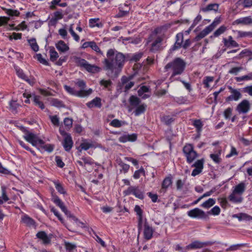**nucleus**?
<instances>
[{
  "label": "nucleus",
  "mask_w": 252,
  "mask_h": 252,
  "mask_svg": "<svg viewBox=\"0 0 252 252\" xmlns=\"http://www.w3.org/2000/svg\"><path fill=\"white\" fill-rule=\"evenodd\" d=\"M126 61V57L123 53L115 49H109L106 53V58L102 62L103 68L109 77H117L121 71Z\"/></svg>",
  "instance_id": "obj_1"
},
{
  "label": "nucleus",
  "mask_w": 252,
  "mask_h": 252,
  "mask_svg": "<svg viewBox=\"0 0 252 252\" xmlns=\"http://www.w3.org/2000/svg\"><path fill=\"white\" fill-rule=\"evenodd\" d=\"M25 134L23 136L24 138L28 142L32 144L33 146L37 147V149L42 152V151L51 152L53 150V146L50 144L44 145L45 142L43 140L39 138L37 135L25 130Z\"/></svg>",
  "instance_id": "obj_2"
},
{
  "label": "nucleus",
  "mask_w": 252,
  "mask_h": 252,
  "mask_svg": "<svg viewBox=\"0 0 252 252\" xmlns=\"http://www.w3.org/2000/svg\"><path fill=\"white\" fill-rule=\"evenodd\" d=\"M186 63L181 58H177L173 61L168 63L164 67L165 71L171 69L172 73L170 79L176 75H181L184 71Z\"/></svg>",
  "instance_id": "obj_3"
},
{
  "label": "nucleus",
  "mask_w": 252,
  "mask_h": 252,
  "mask_svg": "<svg viewBox=\"0 0 252 252\" xmlns=\"http://www.w3.org/2000/svg\"><path fill=\"white\" fill-rule=\"evenodd\" d=\"M64 88L65 90L69 94L80 97H87L93 93V90L92 89H89L87 90V91L84 92L83 91H76L74 89V88L67 85H64Z\"/></svg>",
  "instance_id": "obj_4"
},
{
  "label": "nucleus",
  "mask_w": 252,
  "mask_h": 252,
  "mask_svg": "<svg viewBox=\"0 0 252 252\" xmlns=\"http://www.w3.org/2000/svg\"><path fill=\"white\" fill-rule=\"evenodd\" d=\"M251 109V103L247 99L241 101L237 106L236 110L239 114H246Z\"/></svg>",
  "instance_id": "obj_5"
},
{
  "label": "nucleus",
  "mask_w": 252,
  "mask_h": 252,
  "mask_svg": "<svg viewBox=\"0 0 252 252\" xmlns=\"http://www.w3.org/2000/svg\"><path fill=\"white\" fill-rule=\"evenodd\" d=\"M60 132L61 134L64 136L63 142V147L66 151L68 152L72 148L73 144L71 136L69 134L63 131H61Z\"/></svg>",
  "instance_id": "obj_6"
},
{
  "label": "nucleus",
  "mask_w": 252,
  "mask_h": 252,
  "mask_svg": "<svg viewBox=\"0 0 252 252\" xmlns=\"http://www.w3.org/2000/svg\"><path fill=\"white\" fill-rule=\"evenodd\" d=\"M188 215L191 218L206 219L208 218V215L203 210L196 208L188 212Z\"/></svg>",
  "instance_id": "obj_7"
},
{
  "label": "nucleus",
  "mask_w": 252,
  "mask_h": 252,
  "mask_svg": "<svg viewBox=\"0 0 252 252\" xmlns=\"http://www.w3.org/2000/svg\"><path fill=\"white\" fill-rule=\"evenodd\" d=\"M124 193L126 195H128L131 194H133L135 197L139 199H142L144 198L143 192L139 189L138 187L130 186L124 191Z\"/></svg>",
  "instance_id": "obj_8"
},
{
  "label": "nucleus",
  "mask_w": 252,
  "mask_h": 252,
  "mask_svg": "<svg viewBox=\"0 0 252 252\" xmlns=\"http://www.w3.org/2000/svg\"><path fill=\"white\" fill-rule=\"evenodd\" d=\"M228 88L230 91L231 94L226 98V101H238L242 98V95L239 90L233 89L230 86Z\"/></svg>",
  "instance_id": "obj_9"
},
{
  "label": "nucleus",
  "mask_w": 252,
  "mask_h": 252,
  "mask_svg": "<svg viewBox=\"0 0 252 252\" xmlns=\"http://www.w3.org/2000/svg\"><path fill=\"white\" fill-rule=\"evenodd\" d=\"M154 230L153 228L150 226L146 221L144 222V236L146 240H150L153 237Z\"/></svg>",
  "instance_id": "obj_10"
},
{
  "label": "nucleus",
  "mask_w": 252,
  "mask_h": 252,
  "mask_svg": "<svg viewBox=\"0 0 252 252\" xmlns=\"http://www.w3.org/2000/svg\"><path fill=\"white\" fill-rule=\"evenodd\" d=\"M163 40V38L160 36H158L155 40L152 43L151 48V51L153 52L157 51L160 50L161 43Z\"/></svg>",
  "instance_id": "obj_11"
},
{
  "label": "nucleus",
  "mask_w": 252,
  "mask_h": 252,
  "mask_svg": "<svg viewBox=\"0 0 252 252\" xmlns=\"http://www.w3.org/2000/svg\"><path fill=\"white\" fill-rule=\"evenodd\" d=\"M88 47L91 48L93 50L97 53L102 54V52L99 49V47L97 45L96 43L94 41H88L84 42L82 46V48H86Z\"/></svg>",
  "instance_id": "obj_12"
},
{
  "label": "nucleus",
  "mask_w": 252,
  "mask_h": 252,
  "mask_svg": "<svg viewBox=\"0 0 252 252\" xmlns=\"http://www.w3.org/2000/svg\"><path fill=\"white\" fill-rule=\"evenodd\" d=\"M86 105L89 108L94 107L100 108L102 106L101 99L100 97H96L91 101L87 103Z\"/></svg>",
  "instance_id": "obj_13"
},
{
  "label": "nucleus",
  "mask_w": 252,
  "mask_h": 252,
  "mask_svg": "<svg viewBox=\"0 0 252 252\" xmlns=\"http://www.w3.org/2000/svg\"><path fill=\"white\" fill-rule=\"evenodd\" d=\"M246 185L244 182H241L234 187L232 192L242 195L246 190Z\"/></svg>",
  "instance_id": "obj_14"
},
{
  "label": "nucleus",
  "mask_w": 252,
  "mask_h": 252,
  "mask_svg": "<svg viewBox=\"0 0 252 252\" xmlns=\"http://www.w3.org/2000/svg\"><path fill=\"white\" fill-rule=\"evenodd\" d=\"M223 42L224 46L227 47H238L239 46L238 43L233 39L231 36H229L228 39L223 38Z\"/></svg>",
  "instance_id": "obj_15"
},
{
  "label": "nucleus",
  "mask_w": 252,
  "mask_h": 252,
  "mask_svg": "<svg viewBox=\"0 0 252 252\" xmlns=\"http://www.w3.org/2000/svg\"><path fill=\"white\" fill-rule=\"evenodd\" d=\"M36 236L38 238L41 240L44 244H49L51 242V237L48 236L44 231L38 232Z\"/></svg>",
  "instance_id": "obj_16"
},
{
  "label": "nucleus",
  "mask_w": 252,
  "mask_h": 252,
  "mask_svg": "<svg viewBox=\"0 0 252 252\" xmlns=\"http://www.w3.org/2000/svg\"><path fill=\"white\" fill-rule=\"evenodd\" d=\"M212 31V29L210 26L206 27L202 31L199 32L195 37V41H199L201 39L204 38L210 32Z\"/></svg>",
  "instance_id": "obj_17"
},
{
  "label": "nucleus",
  "mask_w": 252,
  "mask_h": 252,
  "mask_svg": "<svg viewBox=\"0 0 252 252\" xmlns=\"http://www.w3.org/2000/svg\"><path fill=\"white\" fill-rule=\"evenodd\" d=\"M183 39L184 36L182 33H179L176 35V41L172 48L173 50H176L182 46Z\"/></svg>",
  "instance_id": "obj_18"
},
{
  "label": "nucleus",
  "mask_w": 252,
  "mask_h": 252,
  "mask_svg": "<svg viewBox=\"0 0 252 252\" xmlns=\"http://www.w3.org/2000/svg\"><path fill=\"white\" fill-rule=\"evenodd\" d=\"M236 24H242L244 25H248L252 24V18L251 16H247L245 17L240 18L234 21Z\"/></svg>",
  "instance_id": "obj_19"
},
{
  "label": "nucleus",
  "mask_w": 252,
  "mask_h": 252,
  "mask_svg": "<svg viewBox=\"0 0 252 252\" xmlns=\"http://www.w3.org/2000/svg\"><path fill=\"white\" fill-rule=\"evenodd\" d=\"M206 245V243L195 241L186 246V249H200Z\"/></svg>",
  "instance_id": "obj_20"
},
{
  "label": "nucleus",
  "mask_w": 252,
  "mask_h": 252,
  "mask_svg": "<svg viewBox=\"0 0 252 252\" xmlns=\"http://www.w3.org/2000/svg\"><path fill=\"white\" fill-rule=\"evenodd\" d=\"M63 17V14L62 11H56L54 13V17L50 19L49 22L51 25H55L58 20L62 19Z\"/></svg>",
  "instance_id": "obj_21"
},
{
  "label": "nucleus",
  "mask_w": 252,
  "mask_h": 252,
  "mask_svg": "<svg viewBox=\"0 0 252 252\" xmlns=\"http://www.w3.org/2000/svg\"><path fill=\"white\" fill-rule=\"evenodd\" d=\"M219 7V4L218 3H211L205 7L201 8V10L204 12H207L211 11L217 12Z\"/></svg>",
  "instance_id": "obj_22"
},
{
  "label": "nucleus",
  "mask_w": 252,
  "mask_h": 252,
  "mask_svg": "<svg viewBox=\"0 0 252 252\" xmlns=\"http://www.w3.org/2000/svg\"><path fill=\"white\" fill-rule=\"evenodd\" d=\"M86 64L87 65H86L84 68L89 72L96 73L99 72L101 70V68L99 67L94 64H90L88 62Z\"/></svg>",
  "instance_id": "obj_23"
},
{
  "label": "nucleus",
  "mask_w": 252,
  "mask_h": 252,
  "mask_svg": "<svg viewBox=\"0 0 252 252\" xmlns=\"http://www.w3.org/2000/svg\"><path fill=\"white\" fill-rule=\"evenodd\" d=\"M229 200L234 203H241L243 200L242 195L232 192L228 197Z\"/></svg>",
  "instance_id": "obj_24"
},
{
  "label": "nucleus",
  "mask_w": 252,
  "mask_h": 252,
  "mask_svg": "<svg viewBox=\"0 0 252 252\" xmlns=\"http://www.w3.org/2000/svg\"><path fill=\"white\" fill-rule=\"evenodd\" d=\"M73 62L78 66L84 68L87 65L88 62L85 59L80 57L74 56L72 57Z\"/></svg>",
  "instance_id": "obj_25"
},
{
  "label": "nucleus",
  "mask_w": 252,
  "mask_h": 252,
  "mask_svg": "<svg viewBox=\"0 0 252 252\" xmlns=\"http://www.w3.org/2000/svg\"><path fill=\"white\" fill-rule=\"evenodd\" d=\"M56 47L59 51L62 52H65L69 50V47L62 40L59 41L56 44Z\"/></svg>",
  "instance_id": "obj_26"
},
{
  "label": "nucleus",
  "mask_w": 252,
  "mask_h": 252,
  "mask_svg": "<svg viewBox=\"0 0 252 252\" xmlns=\"http://www.w3.org/2000/svg\"><path fill=\"white\" fill-rule=\"evenodd\" d=\"M172 183V178L170 177H166L163 181L162 183L161 189L163 192H165L168 187L171 185Z\"/></svg>",
  "instance_id": "obj_27"
},
{
  "label": "nucleus",
  "mask_w": 252,
  "mask_h": 252,
  "mask_svg": "<svg viewBox=\"0 0 252 252\" xmlns=\"http://www.w3.org/2000/svg\"><path fill=\"white\" fill-rule=\"evenodd\" d=\"M221 153V150L219 149L217 153H214L210 155L211 158L216 163L219 164L221 161V159L220 157Z\"/></svg>",
  "instance_id": "obj_28"
},
{
  "label": "nucleus",
  "mask_w": 252,
  "mask_h": 252,
  "mask_svg": "<svg viewBox=\"0 0 252 252\" xmlns=\"http://www.w3.org/2000/svg\"><path fill=\"white\" fill-rule=\"evenodd\" d=\"M237 4L244 8H250L252 7V0H239Z\"/></svg>",
  "instance_id": "obj_29"
},
{
  "label": "nucleus",
  "mask_w": 252,
  "mask_h": 252,
  "mask_svg": "<svg viewBox=\"0 0 252 252\" xmlns=\"http://www.w3.org/2000/svg\"><path fill=\"white\" fill-rule=\"evenodd\" d=\"M183 153L186 156H188L191 153V152H193L194 151L193 149V147L192 145L190 144H186L184 147L183 149Z\"/></svg>",
  "instance_id": "obj_30"
},
{
  "label": "nucleus",
  "mask_w": 252,
  "mask_h": 252,
  "mask_svg": "<svg viewBox=\"0 0 252 252\" xmlns=\"http://www.w3.org/2000/svg\"><path fill=\"white\" fill-rule=\"evenodd\" d=\"M64 247L67 252H74L76 248L75 244L68 242H64Z\"/></svg>",
  "instance_id": "obj_31"
},
{
  "label": "nucleus",
  "mask_w": 252,
  "mask_h": 252,
  "mask_svg": "<svg viewBox=\"0 0 252 252\" xmlns=\"http://www.w3.org/2000/svg\"><path fill=\"white\" fill-rule=\"evenodd\" d=\"M216 203V201L213 198H209L201 204V207L204 208H209L213 206Z\"/></svg>",
  "instance_id": "obj_32"
},
{
  "label": "nucleus",
  "mask_w": 252,
  "mask_h": 252,
  "mask_svg": "<svg viewBox=\"0 0 252 252\" xmlns=\"http://www.w3.org/2000/svg\"><path fill=\"white\" fill-rule=\"evenodd\" d=\"M33 99L35 105L38 106L41 109H44V105L43 103L40 101L39 96L34 95L33 96Z\"/></svg>",
  "instance_id": "obj_33"
},
{
  "label": "nucleus",
  "mask_w": 252,
  "mask_h": 252,
  "mask_svg": "<svg viewBox=\"0 0 252 252\" xmlns=\"http://www.w3.org/2000/svg\"><path fill=\"white\" fill-rule=\"evenodd\" d=\"M146 107L147 106L145 104H142L138 106L136 108L135 111L134 112L135 115L137 116L143 113L146 110Z\"/></svg>",
  "instance_id": "obj_34"
},
{
  "label": "nucleus",
  "mask_w": 252,
  "mask_h": 252,
  "mask_svg": "<svg viewBox=\"0 0 252 252\" xmlns=\"http://www.w3.org/2000/svg\"><path fill=\"white\" fill-rule=\"evenodd\" d=\"M28 42L29 43L32 49L35 52H37L38 51L39 47L37 45L36 39L35 38H32L28 40Z\"/></svg>",
  "instance_id": "obj_35"
},
{
  "label": "nucleus",
  "mask_w": 252,
  "mask_h": 252,
  "mask_svg": "<svg viewBox=\"0 0 252 252\" xmlns=\"http://www.w3.org/2000/svg\"><path fill=\"white\" fill-rule=\"evenodd\" d=\"M227 28L224 26H221L219 29H218L213 33L214 37H218L221 34L223 33L226 31Z\"/></svg>",
  "instance_id": "obj_36"
},
{
  "label": "nucleus",
  "mask_w": 252,
  "mask_h": 252,
  "mask_svg": "<svg viewBox=\"0 0 252 252\" xmlns=\"http://www.w3.org/2000/svg\"><path fill=\"white\" fill-rule=\"evenodd\" d=\"M129 102L131 105L136 106L140 102V99L136 96L132 95L129 98Z\"/></svg>",
  "instance_id": "obj_37"
},
{
  "label": "nucleus",
  "mask_w": 252,
  "mask_h": 252,
  "mask_svg": "<svg viewBox=\"0 0 252 252\" xmlns=\"http://www.w3.org/2000/svg\"><path fill=\"white\" fill-rule=\"evenodd\" d=\"M50 58L52 62L55 61L59 57L58 53L55 51L54 48L50 49Z\"/></svg>",
  "instance_id": "obj_38"
},
{
  "label": "nucleus",
  "mask_w": 252,
  "mask_h": 252,
  "mask_svg": "<svg viewBox=\"0 0 252 252\" xmlns=\"http://www.w3.org/2000/svg\"><path fill=\"white\" fill-rule=\"evenodd\" d=\"M198 157V154L194 151L193 152H191L189 155L186 157L187 161L189 163H190Z\"/></svg>",
  "instance_id": "obj_39"
},
{
  "label": "nucleus",
  "mask_w": 252,
  "mask_h": 252,
  "mask_svg": "<svg viewBox=\"0 0 252 252\" xmlns=\"http://www.w3.org/2000/svg\"><path fill=\"white\" fill-rule=\"evenodd\" d=\"M125 124V123L124 122H122L119 120L118 119H116L113 120L110 122V125L115 127H120Z\"/></svg>",
  "instance_id": "obj_40"
},
{
  "label": "nucleus",
  "mask_w": 252,
  "mask_h": 252,
  "mask_svg": "<svg viewBox=\"0 0 252 252\" xmlns=\"http://www.w3.org/2000/svg\"><path fill=\"white\" fill-rule=\"evenodd\" d=\"M244 57H250L249 60H251L252 59V52L247 49L244 50L240 53L239 57L237 58H241Z\"/></svg>",
  "instance_id": "obj_41"
},
{
  "label": "nucleus",
  "mask_w": 252,
  "mask_h": 252,
  "mask_svg": "<svg viewBox=\"0 0 252 252\" xmlns=\"http://www.w3.org/2000/svg\"><path fill=\"white\" fill-rule=\"evenodd\" d=\"M62 211L64 213V214L68 217L70 218H72V219L74 221H75L77 224L78 223H81L82 224V222H81L80 221H79V220H78L77 218H76V217H75L74 216H72L70 212H69L67 209H66V208L65 207L64 208H63V209H62Z\"/></svg>",
  "instance_id": "obj_42"
},
{
  "label": "nucleus",
  "mask_w": 252,
  "mask_h": 252,
  "mask_svg": "<svg viewBox=\"0 0 252 252\" xmlns=\"http://www.w3.org/2000/svg\"><path fill=\"white\" fill-rule=\"evenodd\" d=\"M22 221L29 226L34 225V220L27 216H24L22 219Z\"/></svg>",
  "instance_id": "obj_43"
},
{
  "label": "nucleus",
  "mask_w": 252,
  "mask_h": 252,
  "mask_svg": "<svg viewBox=\"0 0 252 252\" xmlns=\"http://www.w3.org/2000/svg\"><path fill=\"white\" fill-rule=\"evenodd\" d=\"M16 73L17 75L20 77L21 78L23 79V80L27 81L30 84H31V82L30 81V80L28 79V77L26 76V75L24 73L23 70L20 68H16Z\"/></svg>",
  "instance_id": "obj_44"
},
{
  "label": "nucleus",
  "mask_w": 252,
  "mask_h": 252,
  "mask_svg": "<svg viewBox=\"0 0 252 252\" xmlns=\"http://www.w3.org/2000/svg\"><path fill=\"white\" fill-rule=\"evenodd\" d=\"M236 80L238 82H241L245 80H252V72H251L247 75L236 78Z\"/></svg>",
  "instance_id": "obj_45"
},
{
  "label": "nucleus",
  "mask_w": 252,
  "mask_h": 252,
  "mask_svg": "<svg viewBox=\"0 0 252 252\" xmlns=\"http://www.w3.org/2000/svg\"><path fill=\"white\" fill-rule=\"evenodd\" d=\"M54 184L56 189L59 193L63 194L66 193L64 188L60 183L57 182H54Z\"/></svg>",
  "instance_id": "obj_46"
},
{
  "label": "nucleus",
  "mask_w": 252,
  "mask_h": 252,
  "mask_svg": "<svg viewBox=\"0 0 252 252\" xmlns=\"http://www.w3.org/2000/svg\"><path fill=\"white\" fill-rule=\"evenodd\" d=\"M75 84L80 88V90L79 91H83L84 92L87 91V90H84L86 87V85L83 80H79L75 83Z\"/></svg>",
  "instance_id": "obj_47"
},
{
  "label": "nucleus",
  "mask_w": 252,
  "mask_h": 252,
  "mask_svg": "<svg viewBox=\"0 0 252 252\" xmlns=\"http://www.w3.org/2000/svg\"><path fill=\"white\" fill-rule=\"evenodd\" d=\"M234 217L238 218L239 220H249L251 218V216L245 213H240L239 214H236L234 215Z\"/></svg>",
  "instance_id": "obj_48"
},
{
  "label": "nucleus",
  "mask_w": 252,
  "mask_h": 252,
  "mask_svg": "<svg viewBox=\"0 0 252 252\" xmlns=\"http://www.w3.org/2000/svg\"><path fill=\"white\" fill-rule=\"evenodd\" d=\"M204 159H201L197 160L192 166L195 167L196 168H198L202 170L203 168Z\"/></svg>",
  "instance_id": "obj_49"
},
{
  "label": "nucleus",
  "mask_w": 252,
  "mask_h": 252,
  "mask_svg": "<svg viewBox=\"0 0 252 252\" xmlns=\"http://www.w3.org/2000/svg\"><path fill=\"white\" fill-rule=\"evenodd\" d=\"M220 209L219 207L216 206L214 207L210 211L207 212L208 214H212L213 215H218L220 214Z\"/></svg>",
  "instance_id": "obj_50"
},
{
  "label": "nucleus",
  "mask_w": 252,
  "mask_h": 252,
  "mask_svg": "<svg viewBox=\"0 0 252 252\" xmlns=\"http://www.w3.org/2000/svg\"><path fill=\"white\" fill-rule=\"evenodd\" d=\"M81 159L83 160L84 166L86 165H92L94 163L93 160L90 157H82Z\"/></svg>",
  "instance_id": "obj_51"
},
{
  "label": "nucleus",
  "mask_w": 252,
  "mask_h": 252,
  "mask_svg": "<svg viewBox=\"0 0 252 252\" xmlns=\"http://www.w3.org/2000/svg\"><path fill=\"white\" fill-rule=\"evenodd\" d=\"M161 121L165 124L169 125L174 121V119L169 116H165L162 118Z\"/></svg>",
  "instance_id": "obj_52"
},
{
  "label": "nucleus",
  "mask_w": 252,
  "mask_h": 252,
  "mask_svg": "<svg viewBox=\"0 0 252 252\" xmlns=\"http://www.w3.org/2000/svg\"><path fill=\"white\" fill-rule=\"evenodd\" d=\"M36 59L38 61H39L41 63L45 65H48L49 63L48 61L45 60V59L42 58V56L41 54H36Z\"/></svg>",
  "instance_id": "obj_53"
},
{
  "label": "nucleus",
  "mask_w": 252,
  "mask_h": 252,
  "mask_svg": "<svg viewBox=\"0 0 252 252\" xmlns=\"http://www.w3.org/2000/svg\"><path fill=\"white\" fill-rule=\"evenodd\" d=\"M49 118L54 126H59V119L57 115L50 116Z\"/></svg>",
  "instance_id": "obj_54"
},
{
  "label": "nucleus",
  "mask_w": 252,
  "mask_h": 252,
  "mask_svg": "<svg viewBox=\"0 0 252 252\" xmlns=\"http://www.w3.org/2000/svg\"><path fill=\"white\" fill-rule=\"evenodd\" d=\"M99 84L101 86H104L105 88H108L112 85V81L110 80L102 79L100 81Z\"/></svg>",
  "instance_id": "obj_55"
},
{
  "label": "nucleus",
  "mask_w": 252,
  "mask_h": 252,
  "mask_svg": "<svg viewBox=\"0 0 252 252\" xmlns=\"http://www.w3.org/2000/svg\"><path fill=\"white\" fill-rule=\"evenodd\" d=\"M92 146L93 145L91 143L86 141L83 142L80 145V147L81 148V149L84 150H87Z\"/></svg>",
  "instance_id": "obj_56"
},
{
  "label": "nucleus",
  "mask_w": 252,
  "mask_h": 252,
  "mask_svg": "<svg viewBox=\"0 0 252 252\" xmlns=\"http://www.w3.org/2000/svg\"><path fill=\"white\" fill-rule=\"evenodd\" d=\"M214 80V78L211 76H207L203 80V84L205 85V87L207 88L210 87V85L209 83L210 82H213Z\"/></svg>",
  "instance_id": "obj_57"
},
{
  "label": "nucleus",
  "mask_w": 252,
  "mask_h": 252,
  "mask_svg": "<svg viewBox=\"0 0 252 252\" xmlns=\"http://www.w3.org/2000/svg\"><path fill=\"white\" fill-rule=\"evenodd\" d=\"M193 126L196 128L198 131H201L203 125L200 120H195L193 122Z\"/></svg>",
  "instance_id": "obj_58"
},
{
  "label": "nucleus",
  "mask_w": 252,
  "mask_h": 252,
  "mask_svg": "<svg viewBox=\"0 0 252 252\" xmlns=\"http://www.w3.org/2000/svg\"><path fill=\"white\" fill-rule=\"evenodd\" d=\"M99 20L98 18L91 19L89 20V23L90 27H94L95 26L99 27L100 25L97 23Z\"/></svg>",
  "instance_id": "obj_59"
},
{
  "label": "nucleus",
  "mask_w": 252,
  "mask_h": 252,
  "mask_svg": "<svg viewBox=\"0 0 252 252\" xmlns=\"http://www.w3.org/2000/svg\"><path fill=\"white\" fill-rule=\"evenodd\" d=\"M52 103L53 105L58 107H62L64 106L62 101L57 99H53L52 100Z\"/></svg>",
  "instance_id": "obj_60"
},
{
  "label": "nucleus",
  "mask_w": 252,
  "mask_h": 252,
  "mask_svg": "<svg viewBox=\"0 0 252 252\" xmlns=\"http://www.w3.org/2000/svg\"><path fill=\"white\" fill-rule=\"evenodd\" d=\"M6 13L11 16H19L20 12L17 10L6 9Z\"/></svg>",
  "instance_id": "obj_61"
},
{
  "label": "nucleus",
  "mask_w": 252,
  "mask_h": 252,
  "mask_svg": "<svg viewBox=\"0 0 252 252\" xmlns=\"http://www.w3.org/2000/svg\"><path fill=\"white\" fill-rule=\"evenodd\" d=\"M149 91V88L148 87L146 86H143L138 91V95H142V94H143L145 93H147Z\"/></svg>",
  "instance_id": "obj_62"
},
{
  "label": "nucleus",
  "mask_w": 252,
  "mask_h": 252,
  "mask_svg": "<svg viewBox=\"0 0 252 252\" xmlns=\"http://www.w3.org/2000/svg\"><path fill=\"white\" fill-rule=\"evenodd\" d=\"M243 69V67L241 66L240 67H234L232 68L229 71V73L233 74L235 75H237L238 73Z\"/></svg>",
  "instance_id": "obj_63"
},
{
  "label": "nucleus",
  "mask_w": 252,
  "mask_h": 252,
  "mask_svg": "<svg viewBox=\"0 0 252 252\" xmlns=\"http://www.w3.org/2000/svg\"><path fill=\"white\" fill-rule=\"evenodd\" d=\"M53 202L58 205L59 207L63 206V203L61 201V200L57 196H53Z\"/></svg>",
  "instance_id": "obj_64"
}]
</instances>
